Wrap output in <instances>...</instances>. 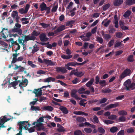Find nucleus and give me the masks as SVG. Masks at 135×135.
Wrapping results in <instances>:
<instances>
[{"label":"nucleus","instance_id":"33","mask_svg":"<svg viewBox=\"0 0 135 135\" xmlns=\"http://www.w3.org/2000/svg\"><path fill=\"white\" fill-rule=\"evenodd\" d=\"M98 131L99 132L103 134H104L105 132V130L102 127L98 128Z\"/></svg>","mask_w":135,"mask_h":135},{"label":"nucleus","instance_id":"50","mask_svg":"<svg viewBox=\"0 0 135 135\" xmlns=\"http://www.w3.org/2000/svg\"><path fill=\"white\" fill-rule=\"evenodd\" d=\"M35 127V126L34 127H31L29 129L28 128H27L26 130H28L29 132H33L35 131V129L34 128Z\"/></svg>","mask_w":135,"mask_h":135},{"label":"nucleus","instance_id":"58","mask_svg":"<svg viewBox=\"0 0 135 135\" xmlns=\"http://www.w3.org/2000/svg\"><path fill=\"white\" fill-rule=\"evenodd\" d=\"M121 45L122 43L121 42L119 41L118 42L114 45V47L115 48L117 47L120 46Z\"/></svg>","mask_w":135,"mask_h":135},{"label":"nucleus","instance_id":"14","mask_svg":"<svg viewBox=\"0 0 135 135\" xmlns=\"http://www.w3.org/2000/svg\"><path fill=\"white\" fill-rule=\"evenodd\" d=\"M125 4L128 6H131L135 4V0H126Z\"/></svg>","mask_w":135,"mask_h":135},{"label":"nucleus","instance_id":"26","mask_svg":"<svg viewBox=\"0 0 135 135\" xmlns=\"http://www.w3.org/2000/svg\"><path fill=\"white\" fill-rule=\"evenodd\" d=\"M103 122L107 125L111 124L114 123V121L109 120L105 119L103 120Z\"/></svg>","mask_w":135,"mask_h":135},{"label":"nucleus","instance_id":"21","mask_svg":"<svg viewBox=\"0 0 135 135\" xmlns=\"http://www.w3.org/2000/svg\"><path fill=\"white\" fill-rule=\"evenodd\" d=\"M39 50V47L37 45L35 44V45L33 46V49L32 50L31 53L32 54H33L34 53L37 52Z\"/></svg>","mask_w":135,"mask_h":135},{"label":"nucleus","instance_id":"38","mask_svg":"<svg viewBox=\"0 0 135 135\" xmlns=\"http://www.w3.org/2000/svg\"><path fill=\"white\" fill-rule=\"evenodd\" d=\"M74 135H82V133L81 131L79 130H77L74 132Z\"/></svg>","mask_w":135,"mask_h":135},{"label":"nucleus","instance_id":"54","mask_svg":"<svg viewBox=\"0 0 135 135\" xmlns=\"http://www.w3.org/2000/svg\"><path fill=\"white\" fill-rule=\"evenodd\" d=\"M114 39H112L110 41L108 44V46L110 47L112 46L114 42Z\"/></svg>","mask_w":135,"mask_h":135},{"label":"nucleus","instance_id":"59","mask_svg":"<svg viewBox=\"0 0 135 135\" xmlns=\"http://www.w3.org/2000/svg\"><path fill=\"white\" fill-rule=\"evenodd\" d=\"M93 119L94 121L95 122L97 123H98L99 122V121L98 118L97 117L96 115H95L94 116Z\"/></svg>","mask_w":135,"mask_h":135},{"label":"nucleus","instance_id":"11","mask_svg":"<svg viewBox=\"0 0 135 135\" xmlns=\"http://www.w3.org/2000/svg\"><path fill=\"white\" fill-rule=\"evenodd\" d=\"M65 26L64 25H61L59 27L57 30L55 31L54 32H55V33H57L58 32L62 31L65 30Z\"/></svg>","mask_w":135,"mask_h":135},{"label":"nucleus","instance_id":"45","mask_svg":"<svg viewBox=\"0 0 135 135\" xmlns=\"http://www.w3.org/2000/svg\"><path fill=\"white\" fill-rule=\"evenodd\" d=\"M117 118V116L115 115H110L108 117V118L111 120L115 119Z\"/></svg>","mask_w":135,"mask_h":135},{"label":"nucleus","instance_id":"43","mask_svg":"<svg viewBox=\"0 0 135 135\" xmlns=\"http://www.w3.org/2000/svg\"><path fill=\"white\" fill-rule=\"evenodd\" d=\"M96 39L97 40V41L100 44H102L103 43V40L102 37L99 36H97L96 37Z\"/></svg>","mask_w":135,"mask_h":135},{"label":"nucleus","instance_id":"55","mask_svg":"<svg viewBox=\"0 0 135 135\" xmlns=\"http://www.w3.org/2000/svg\"><path fill=\"white\" fill-rule=\"evenodd\" d=\"M126 120V118L124 116H121L119 119V121L123 122Z\"/></svg>","mask_w":135,"mask_h":135},{"label":"nucleus","instance_id":"32","mask_svg":"<svg viewBox=\"0 0 135 135\" xmlns=\"http://www.w3.org/2000/svg\"><path fill=\"white\" fill-rule=\"evenodd\" d=\"M118 113L120 115H126L127 114V112L124 110L119 111Z\"/></svg>","mask_w":135,"mask_h":135},{"label":"nucleus","instance_id":"60","mask_svg":"<svg viewBox=\"0 0 135 135\" xmlns=\"http://www.w3.org/2000/svg\"><path fill=\"white\" fill-rule=\"evenodd\" d=\"M19 12L21 14H25L26 13H25V11L24 10V9L23 8H20L19 9Z\"/></svg>","mask_w":135,"mask_h":135},{"label":"nucleus","instance_id":"44","mask_svg":"<svg viewBox=\"0 0 135 135\" xmlns=\"http://www.w3.org/2000/svg\"><path fill=\"white\" fill-rule=\"evenodd\" d=\"M110 4L109 3H107L105 5L103 6V9L104 11L106 10L110 6Z\"/></svg>","mask_w":135,"mask_h":135},{"label":"nucleus","instance_id":"39","mask_svg":"<svg viewBox=\"0 0 135 135\" xmlns=\"http://www.w3.org/2000/svg\"><path fill=\"white\" fill-rule=\"evenodd\" d=\"M28 64L32 68H35L37 67V66L33 64V62L31 61H28Z\"/></svg>","mask_w":135,"mask_h":135},{"label":"nucleus","instance_id":"46","mask_svg":"<svg viewBox=\"0 0 135 135\" xmlns=\"http://www.w3.org/2000/svg\"><path fill=\"white\" fill-rule=\"evenodd\" d=\"M58 5L57 4L55 6H53L51 9V12H55L57 11V10L58 8Z\"/></svg>","mask_w":135,"mask_h":135},{"label":"nucleus","instance_id":"47","mask_svg":"<svg viewBox=\"0 0 135 135\" xmlns=\"http://www.w3.org/2000/svg\"><path fill=\"white\" fill-rule=\"evenodd\" d=\"M80 81V80L78 78H75L72 81L73 83V84H76Z\"/></svg>","mask_w":135,"mask_h":135},{"label":"nucleus","instance_id":"24","mask_svg":"<svg viewBox=\"0 0 135 135\" xmlns=\"http://www.w3.org/2000/svg\"><path fill=\"white\" fill-rule=\"evenodd\" d=\"M40 34V32L37 31L36 30H34L31 33V35L34 37L38 36Z\"/></svg>","mask_w":135,"mask_h":135},{"label":"nucleus","instance_id":"5","mask_svg":"<svg viewBox=\"0 0 135 135\" xmlns=\"http://www.w3.org/2000/svg\"><path fill=\"white\" fill-rule=\"evenodd\" d=\"M39 37L40 40L42 42L46 41L49 39L48 38L46 37V36L45 34L44 33L40 34Z\"/></svg>","mask_w":135,"mask_h":135},{"label":"nucleus","instance_id":"63","mask_svg":"<svg viewBox=\"0 0 135 135\" xmlns=\"http://www.w3.org/2000/svg\"><path fill=\"white\" fill-rule=\"evenodd\" d=\"M44 122V119H43L41 117L39 118V119H37V123H41L42 122Z\"/></svg>","mask_w":135,"mask_h":135},{"label":"nucleus","instance_id":"12","mask_svg":"<svg viewBox=\"0 0 135 135\" xmlns=\"http://www.w3.org/2000/svg\"><path fill=\"white\" fill-rule=\"evenodd\" d=\"M36 126L38 127L37 130L38 131L42 130L44 129L43 126V124L42 123H37L36 125Z\"/></svg>","mask_w":135,"mask_h":135},{"label":"nucleus","instance_id":"20","mask_svg":"<svg viewBox=\"0 0 135 135\" xmlns=\"http://www.w3.org/2000/svg\"><path fill=\"white\" fill-rule=\"evenodd\" d=\"M43 110H48L50 111H52L54 109L51 106H45L42 108Z\"/></svg>","mask_w":135,"mask_h":135},{"label":"nucleus","instance_id":"13","mask_svg":"<svg viewBox=\"0 0 135 135\" xmlns=\"http://www.w3.org/2000/svg\"><path fill=\"white\" fill-rule=\"evenodd\" d=\"M119 105V104L118 103H116L114 104H111L109 105L106 107V109L107 110H108L109 109L115 108Z\"/></svg>","mask_w":135,"mask_h":135},{"label":"nucleus","instance_id":"1","mask_svg":"<svg viewBox=\"0 0 135 135\" xmlns=\"http://www.w3.org/2000/svg\"><path fill=\"white\" fill-rule=\"evenodd\" d=\"M124 85L125 87V89L128 91H130L135 89L134 83H131L130 79H128L124 83Z\"/></svg>","mask_w":135,"mask_h":135},{"label":"nucleus","instance_id":"41","mask_svg":"<svg viewBox=\"0 0 135 135\" xmlns=\"http://www.w3.org/2000/svg\"><path fill=\"white\" fill-rule=\"evenodd\" d=\"M31 110L34 111L39 110H40V107L38 106L35 107L34 105L31 106Z\"/></svg>","mask_w":135,"mask_h":135},{"label":"nucleus","instance_id":"36","mask_svg":"<svg viewBox=\"0 0 135 135\" xmlns=\"http://www.w3.org/2000/svg\"><path fill=\"white\" fill-rule=\"evenodd\" d=\"M76 62H68L67 64V66H77Z\"/></svg>","mask_w":135,"mask_h":135},{"label":"nucleus","instance_id":"30","mask_svg":"<svg viewBox=\"0 0 135 135\" xmlns=\"http://www.w3.org/2000/svg\"><path fill=\"white\" fill-rule=\"evenodd\" d=\"M131 72V71L129 69H127L123 71V73L127 76L130 75Z\"/></svg>","mask_w":135,"mask_h":135},{"label":"nucleus","instance_id":"18","mask_svg":"<svg viewBox=\"0 0 135 135\" xmlns=\"http://www.w3.org/2000/svg\"><path fill=\"white\" fill-rule=\"evenodd\" d=\"M6 118L7 117L5 115L1 117L0 118V124H4L7 122Z\"/></svg>","mask_w":135,"mask_h":135},{"label":"nucleus","instance_id":"61","mask_svg":"<svg viewBox=\"0 0 135 135\" xmlns=\"http://www.w3.org/2000/svg\"><path fill=\"white\" fill-rule=\"evenodd\" d=\"M23 122H19L18 125L19 126V129L20 130L22 129L23 126H24L23 124Z\"/></svg>","mask_w":135,"mask_h":135},{"label":"nucleus","instance_id":"48","mask_svg":"<svg viewBox=\"0 0 135 135\" xmlns=\"http://www.w3.org/2000/svg\"><path fill=\"white\" fill-rule=\"evenodd\" d=\"M18 15V12L16 11H13V13H12V17L13 18H15L16 16Z\"/></svg>","mask_w":135,"mask_h":135},{"label":"nucleus","instance_id":"35","mask_svg":"<svg viewBox=\"0 0 135 135\" xmlns=\"http://www.w3.org/2000/svg\"><path fill=\"white\" fill-rule=\"evenodd\" d=\"M99 83L102 87L105 86L107 85V83L105 80H100Z\"/></svg>","mask_w":135,"mask_h":135},{"label":"nucleus","instance_id":"22","mask_svg":"<svg viewBox=\"0 0 135 135\" xmlns=\"http://www.w3.org/2000/svg\"><path fill=\"white\" fill-rule=\"evenodd\" d=\"M77 122L80 123H83L86 121V119L83 117H78L76 118Z\"/></svg>","mask_w":135,"mask_h":135},{"label":"nucleus","instance_id":"42","mask_svg":"<svg viewBox=\"0 0 135 135\" xmlns=\"http://www.w3.org/2000/svg\"><path fill=\"white\" fill-rule=\"evenodd\" d=\"M75 21L74 20H72L69 21L67 22L66 24V26H70L72 24L74 23Z\"/></svg>","mask_w":135,"mask_h":135},{"label":"nucleus","instance_id":"2","mask_svg":"<svg viewBox=\"0 0 135 135\" xmlns=\"http://www.w3.org/2000/svg\"><path fill=\"white\" fill-rule=\"evenodd\" d=\"M33 92L35 94V97H40L39 101L41 102L43 100H47V98L43 96H41L42 95V90L41 89H35Z\"/></svg>","mask_w":135,"mask_h":135},{"label":"nucleus","instance_id":"34","mask_svg":"<svg viewBox=\"0 0 135 135\" xmlns=\"http://www.w3.org/2000/svg\"><path fill=\"white\" fill-rule=\"evenodd\" d=\"M72 57V55H62L61 57L65 59H70Z\"/></svg>","mask_w":135,"mask_h":135},{"label":"nucleus","instance_id":"49","mask_svg":"<svg viewBox=\"0 0 135 135\" xmlns=\"http://www.w3.org/2000/svg\"><path fill=\"white\" fill-rule=\"evenodd\" d=\"M40 25L42 26L43 28H46L49 27L50 25L49 24H46L44 23H40Z\"/></svg>","mask_w":135,"mask_h":135},{"label":"nucleus","instance_id":"8","mask_svg":"<svg viewBox=\"0 0 135 135\" xmlns=\"http://www.w3.org/2000/svg\"><path fill=\"white\" fill-rule=\"evenodd\" d=\"M78 91L76 89H74L71 91V95L72 97L75 98L76 99L78 100L79 98L78 96L76 94Z\"/></svg>","mask_w":135,"mask_h":135},{"label":"nucleus","instance_id":"56","mask_svg":"<svg viewBox=\"0 0 135 135\" xmlns=\"http://www.w3.org/2000/svg\"><path fill=\"white\" fill-rule=\"evenodd\" d=\"M85 89L83 88H80L78 90V93L80 94H83L84 91Z\"/></svg>","mask_w":135,"mask_h":135},{"label":"nucleus","instance_id":"3","mask_svg":"<svg viewBox=\"0 0 135 135\" xmlns=\"http://www.w3.org/2000/svg\"><path fill=\"white\" fill-rule=\"evenodd\" d=\"M19 53H14L12 55L13 58L12 60L11 61V64H14L17 61H21L23 59V56H21L17 58V57Z\"/></svg>","mask_w":135,"mask_h":135},{"label":"nucleus","instance_id":"6","mask_svg":"<svg viewBox=\"0 0 135 135\" xmlns=\"http://www.w3.org/2000/svg\"><path fill=\"white\" fill-rule=\"evenodd\" d=\"M12 31L13 32L17 33L20 35H21L22 34V30L20 28L14 27L12 29Z\"/></svg>","mask_w":135,"mask_h":135},{"label":"nucleus","instance_id":"27","mask_svg":"<svg viewBox=\"0 0 135 135\" xmlns=\"http://www.w3.org/2000/svg\"><path fill=\"white\" fill-rule=\"evenodd\" d=\"M76 76L77 77H81L84 74V72L83 71H76Z\"/></svg>","mask_w":135,"mask_h":135},{"label":"nucleus","instance_id":"64","mask_svg":"<svg viewBox=\"0 0 135 135\" xmlns=\"http://www.w3.org/2000/svg\"><path fill=\"white\" fill-rule=\"evenodd\" d=\"M115 36L117 37L120 38L122 36V34L120 32H117Z\"/></svg>","mask_w":135,"mask_h":135},{"label":"nucleus","instance_id":"23","mask_svg":"<svg viewBox=\"0 0 135 135\" xmlns=\"http://www.w3.org/2000/svg\"><path fill=\"white\" fill-rule=\"evenodd\" d=\"M94 80V78H92L90 80L86 83V86L88 87H90L92 85Z\"/></svg>","mask_w":135,"mask_h":135},{"label":"nucleus","instance_id":"19","mask_svg":"<svg viewBox=\"0 0 135 135\" xmlns=\"http://www.w3.org/2000/svg\"><path fill=\"white\" fill-rule=\"evenodd\" d=\"M123 2V0H115L114 3L115 6H118L121 4Z\"/></svg>","mask_w":135,"mask_h":135},{"label":"nucleus","instance_id":"10","mask_svg":"<svg viewBox=\"0 0 135 135\" xmlns=\"http://www.w3.org/2000/svg\"><path fill=\"white\" fill-rule=\"evenodd\" d=\"M25 40V41H27L29 40H34L36 38V37H34L31 35V36H29L28 35H24Z\"/></svg>","mask_w":135,"mask_h":135},{"label":"nucleus","instance_id":"31","mask_svg":"<svg viewBox=\"0 0 135 135\" xmlns=\"http://www.w3.org/2000/svg\"><path fill=\"white\" fill-rule=\"evenodd\" d=\"M80 38L82 39L84 41H89L90 38L86 37L85 36L81 35L80 36Z\"/></svg>","mask_w":135,"mask_h":135},{"label":"nucleus","instance_id":"15","mask_svg":"<svg viewBox=\"0 0 135 135\" xmlns=\"http://www.w3.org/2000/svg\"><path fill=\"white\" fill-rule=\"evenodd\" d=\"M28 82V80L26 79H25L24 80L22 81L19 84V86L21 88H23L22 85H23L26 86L27 85Z\"/></svg>","mask_w":135,"mask_h":135},{"label":"nucleus","instance_id":"53","mask_svg":"<svg viewBox=\"0 0 135 135\" xmlns=\"http://www.w3.org/2000/svg\"><path fill=\"white\" fill-rule=\"evenodd\" d=\"M78 70V69H76L75 70H72L70 74V75L71 76L73 74H74L76 76V71Z\"/></svg>","mask_w":135,"mask_h":135},{"label":"nucleus","instance_id":"57","mask_svg":"<svg viewBox=\"0 0 135 135\" xmlns=\"http://www.w3.org/2000/svg\"><path fill=\"white\" fill-rule=\"evenodd\" d=\"M134 129L132 128H129L127 130V132L128 133H132L134 132Z\"/></svg>","mask_w":135,"mask_h":135},{"label":"nucleus","instance_id":"28","mask_svg":"<svg viewBox=\"0 0 135 135\" xmlns=\"http://www.w3.org/2000/svg\"><path fill=\"white\" fill-rule=\"evenodd\" d=\"M131 14V12L129 10L127 11L123 15V16L126 18L129 17Z\"/></svg>","mask_w":135,"mask_h":135},{"label":"nucleus","instance_id":"9","mask_svg":"<svg viewBox=\"0 0 135 135\" xmlns=\"http://www.w3.org/2000/svg\"><path fill=\"white\" fill-rule=\"evenodd\" d=\"M59 109L63 113L65 114H66L68 113V110L67 108L65 107L61 106L59 108Z\"/></svg>","mask_w":135,"mask_h":135},{"label":"nucleus","instance_id":"7","mask_svg":"<svg viewBox=\"0 0 135 135\" xmlns=\"http://www.w3.org/2000/svg\"><path fill=\"white\" fill-rule=\"evenodd\" d=\"M44 62L47 64L48 65L54 66L55 65L56 62H52L51 60L45 59H44Z\"/></svg>","mask_w":135,"mask_h":135},{"label":"nucleus","instance_id":"62","mask_svg":"<svg viewBox=\"0 0 135 135\" xmlns=\"http://www.w3.org/2000/svg\"><path fill=\"white\" fill-rule=\"evenodd\" d=\"M126 76V75L123 72L121 75H120L119 77L120 79L122 80Z\"/></svg>","mask_w":135,"mask_h":135},{"label":"nucleus","instance_id":"25","mask_svg":"<svg viewBox=\"0 0 135 135\" xmlns=\"http://www.w3.org/2000/svg\"><path fill=\"white\" fill-rule=\"evenodd\" d=\"M112 90L109 88L105 89H103L102 90V92L104 93H108L111 92Z\"/></svg>","mask_w":135,"mask_h":135},{"label":"nucleus","instance_id":"52","mask_svg":"<svg viewBox=\"0 0 135 135\" xmlns=\"http://www.w3.org/2000/svg\"><path fill=\"white\" fill-rule=\"evenodd\" d=\"M107 100V99L104 98L100 99L99 101V103L102 104L106 102Z\"/></svg>","mask_w":135,"mask_h":135},{"label":"nucleus","instance_id":"51","mask_svg":"<svg viewBox=\"0 0 135 135\" xmlns=\"http://www.w3.org/2000/svg\"><path fill=\"white\" fill-rule=\"evenodd\" d=\"M85 131L87 133H91L92 131L91 129L90 128H85L84 129Z\"/></svg>","mask_w":135,"mask_h":135},{"label":"nucleus","instance_id":"37","mask_svg":"<svg viewBox=\"0 0 135 135\" xmlns=\"http://www.w3.org/2000/svg\"><path fill=\"white\" fill-rule=\"evenodd\" d=\"M111 37L110 35L109 34H105L103 38L106 41H109V39Z\"/></svg>","mask_w":135,"mask_h":135},{"label":"nucleus","instance_id":"40","mask_svg":"<svg viewBox=\"0 0 135 135\" xmlns=\"http://www.w3.org/2000/svg\"><path fill=\"white\" fill-rule=\"evenodd\" d=\"M133 56L132 55H131L128 56L127 58V60L128 62H132L133 61Z\"/></svg>","mask_w":135,"mask_h":135},{"label":"nucleus","instance_id":"29","mask_svg":"<svg viewBox=\"0 0 135 135\" xmlns=\"http://www.w3.org/2000/svg\"><path fill=\"white\" fill-rule=\"evenodd\" d=\"M118 128L116 126L112 127L110 129V132L112 133H114L117 131Z\"/></svg>","mask_w":135,"mask_h":135},{"label":"nucleus","instance_id":"4","mask_svg":"<svg viewBox=\"0 0 135 135\" xmlns=\"http://www.w3.org/2000/svg\"><path fill=\"white\" fill-rule=\"evenodd\" d=\"M56 71L57 73L61 72L62 73H65L67 72V70L64 67H56L55 68Z\"/></svg>","mask_w":135,"mask_h":135},{"label":"nucleus","instance_id":"16","mask_svg":"<svg viewBox=\"0 0 135 135\" xmlns=\"http://www.w3.org/2000/svg\"><path fill=\"white\" fill-rule=\"evenodd\" d=\"M55 80V78L49 77L44 79L43 81L45 83H49L51 81H54Z\"/></svg>","mask_w":135,"mask_h":135},{"label":"nucleus","instance_id":"17","mask_svg":"<svg viewBox=\"0 0 135 135\" xmlns=\"http://www.w3.org/2000/svg\"><path fill=\"white\" fill-rule=\"evenodd\" d=\"M40 8H41L40 11H42L44 10H47V8L46 4L44 2L42 3L40 6Z\"/></svg>","mask_w":135,"mask_h":135}]
</instances>
